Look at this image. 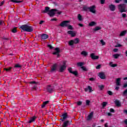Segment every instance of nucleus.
Returning <instances> with one entry per match:
<instances>
[{
    "label": "nucleus",
    "mask_w": 127,
    "mask_h": 127,
    "mask_svg": "<svg viewBox=\"0 0 127 127\" xmlns=\"http://www.w3.org/2000/svg\"><path fill=\"white\" fill-rule=\"evenodd\" d=\"M36 87H37L36 85L34 86L33 87V90H36Z\"/></svg>",
    "instance_id": "61"
},
{
    "label": "nucleus",
    "mask_w": 127,
    "mask_h": 127,
    "mask_svg": "<svg viewBox=\"0 0 127 127\" xmlns=\"http://www.w3.org/2000/svg\"><path fill=\"white\" fill-rule=\"evenodd\" d=\"M81 55H83V56H87L88 55V53L85 51H83L81 53Z\"/></svg>",
    "instance_id": "31"
},
{
    "label": "nucleus",
    "mask_w": 127,
    "mask_h": 127,
    "mask_svg": "<svg viewBox=\"0 0 127 127\" xmlns=\"http://www.w3.org/2000/svg\"><path fill=\"white\" fill-rule=\"evenodd\" d=\"M96 69H101V64H99L96 66Z\"/></svg>",
    "instance_id": "50"
},
{
    "label": "nucleus",
    "mask_w": 127,
    "mask_h": 127,
    "mask_svg": "<svg viewBox=\"0 0 127 127\" xmlns=\"http://www.w3.org/2000/svg\"><path fill=\"white\" fill-rule=\"evenodd\" d=\"M127 30H124V31L121 32L119 36H120V37L125 36V35H126V34H127Z\"/></svg>",
    "instance_id": "24"
},
{
    "label": "nucleus",
    "mask_w": 127,
    "mask_h": 127,
    "mask_svg": "<svg viewBox=\"0 0 127 127\" xmlns=\"http://www.w3.org/2000/svg\"><path fill=\"white\" fill-rule=\"evenodd\" d=\"M78 25L79 26H80L81 27H83L84 26V25H83L82 24H81V23L78 24Z\"/></svg>",
    "instance_id": "59"
},
{
    "label": "nucleus",
    "mask_w": 127,
    "mask_h": 127,
    "mask_svg": "<svg viewBox=\"0 0 127 127\" xmlns=\"http://www.w3.org/2000/svg\"><path fill=\"white\" fill-rule=\"evenodd\" d=\"M47 90L49 93H52L54 92V87L51 85H48L47 87Z\"/></svg>",
    "instance_id": "7"
},
{
    "label": "nucleus",
    "mask_w": 127,
    "mask_h": 127,
    "mask_svg": "<svg viewBox=\"0 0 127 127\" xmlns=\"http://www.w3.org/2000/svg\"><path fill=\"white\" fill-rule=\"evenodd\" d=\"M68 34L71 35V37H74L76 36V32L74 31H67Z\"/></svg>",
    "instance_id": "12"
},
{
    "label": "nucleus",
    "mask_w": 127,
    "mask_h": 127,
    "mask_svg": "<svg viewBox=\"0 0 127 127\" xmlns=\"http://www.w3.org/2000/svg\"><path fill=\"white\" fill-rule=\"evenodd\" d=\"M99 77H100L102 79H106V76L105 75V74L103 72H100L99 74Z\"/></svg>",
    "instance_id": "18"
},
{
    "label": "nucleus",
    "mask_w": 127,
    "mask_h": 127,
    "mask_svg": "<svg viewBox=\"0 0 127 127\" xmlns=\"http://www.w3.org/2000/svg\"><path fill=\"white\" fill-rule=\"evenodd\" d=\"M123 96H127V89L123 92ZM126 98L127 99V96Z\"/></svg>",
    "instance_id": "36"
},
{
    "label": "nucleus",
    "mask_w": 127,
    "mask_h": 127,
    "mask_svg": "<svg viewBox=\"0 0 127 127\" xmlns=\"http://www.w3.org/2000/svg\"><path fill=\"white\" fill-rule=\"evenodd\" d=\"M77 105H78V106H81V105H82V102H81V101L78 102Z\"/></svg>",
    "instance_id": "53"
},
{
    "label": "nucleus",
    "mask_w": 127,
    "mask_h": 127,
    "mask_svg": "<svg viewBox=\"0 0 127 127\" xmlns=\"http://www.w3.org/2000/svg\"><path fill=\"white\" fill-rule=\"evenodd\" d=\"M41 36L42 39H44V40L47 39V38H48V37H49L48 35L45 34H42Z\"/></svg>",
    "instance_id": "22"
},
{
    "label": "nucleus",
    "mask_w": 127,
    "mask_h": 127,
    "mask_svg": "<svg viewBox=\"0 0 127 127\" xmlns=\"http://www.w3.org/2000/svg\"><path fill=\"white\" fill-rule=\"evenodd\" d=\"M20 27L23 31H26V32H32V31H33L32 27L27 25H23Z\"/></svg>",
    "instance_id": "1"
},
{
    "label": "nucleus",
    "mask_w": 127,
    "mask_h": 127,
    "mask_svg": "<svg viewBox=\"0 0 127 127\" xmlns=\"http://www.w3.org/2000/svg\"><path fill=\"white\" fill-rule=\"evenodd\" d=\"M123 113H124V114H126L127 115V110H124V111H123Z\"/></svg>",
    "instance_id": "60"
},
{
    "label": "nucleus",
    "mask_w": 127,
    "mask_h": 127,
    "mask_svg": "<svg viewBox=\"0 0 127 127\" xmlns=\"http://www.w3.org/2000/svg\"><path fill=\"white\" fill-rule=\"evenodd\" d=\"M110 112L111 113H114L115 112V110H114V109L111 108L110 110Z\"/></svg>",
    "instance_id": "51"
},
{
    "label": "nucleus",
    "mask_w": 127,
    "mask_h": 127,
    "mask_svg": "<svg viewBox=\"0 0 127 127\" xmlns=\"http://www.w3.org/2000/svg\"><path fill=\"white\" fill-rule=\"evenodd\" d=\"M51 21H56V20H57V19H56V18H52L51 19Z\"/></svg>",
    "instance_id": "58"
},
{
    "label": "nucleus",
    "mask_w": 127,
    "mask_h": 127,
    "mask_svg": "<svg viewBox=\"0 0 127 127\" xmlns=\"http://www.w3.org/2000/svg\"><path fill=\"white\" fill-rule=\"evenodd\" d=\"M95 8H96V6L95 5H92L88 7L89 11L92 13H96V10H95Z\"/></svg>",
    "instance_id": "9"
},
{
    "label": "nucleus",
    "mask_w": 127,
    "mask_h": 127,
    "mask_svg": "<svg viewBox=\"0 0 127 127\" xmlns=\"http://www.w3.org/2000/svg\"><path fill=\"white\" fill-rule=\"evenodd\" d=\"M50 10V8L49 7H46L45 9L42 11V12H43V13H48Z\"/></svg>",
    "instance_id": "14"
},
{
    "label": "nucleus",
    "mask_w": 127,
    "mask_h": 127,
    "mask_svg": "<svg viewBox=\"0 0 127 127\" xmlns=\"http://www.w3.org/2000/svg\"><path fill=\"white\" fill-rule=\"evenodd\" d=\"M85 92H88L89 91V93H91L92 92V87L90 86H88L87 87L84 88Z\"/></svg>",
    "instance_id": "16"
},
{
    "label": "nucleus",
    "mask_w": 127,
    "mask_h": 127,
    "mask_svg": "<svg viewBox=\"0 0 127 127\" xmlns=\"http://www.w3.org/2000/svg\"><path fill=\"white\" fill-rule=\"evenodd\" d=\"M94 115V112H92L90 113V114L87 117V121H90L92 120V118H93V116Z\"/></svg>",
    "instance_id": "17"
},
{
    "label": "nucleus",
    "mask_w": 127,
    "mask_h": 127,
    "mask_svg": "<svg viewBox=\"0 0 127 127\" xmlns=\"http://www.w3.org/2000/svg\"><path fill=\"white\" fill-rule=\"evenodd\" d=\"M77 18L79 21H82V20H83V18L82 17V15H81L80 14H78Z\"/></svg>",
    "instance_id": "25"
},
{
    "label": "nucleus",
    "mask_w": 127,
    "mask_h": 127,
    "mask_svg": "<svg viewBox=\"0 0 127 127\" xmlns=\"http://www.w3.org/2000/svg\"><path fill=\"white\" fill-rule=\"evenodd\" d=\"M63 119L62 120V122H64L65 119H67L68 117V115H67V113H64L62 115Z\"/></svg>",
    "instance_id": "21"
},
{
    "label": "nucleus",
    "mask_w": 127,
    "mask_h": 127,
    "mask_svg": "<svg viewBox=\"0 0 127 127\" xmlns=\"http://www.w3.org/2000/svg\"><path fill=\"white\" fill-rule=\"evenodd\" d=\"M116 86H121V78H118L116 79Z\"/></svg>",
    "instance_id": "23"
},
{
    "label": "nucleus",
    "mask_w": 127,
    "mask_h": 127,
    "mask_svg": "<svg viewBox=\"0 0 127 127\" xmlns=\"http://www.w3.org/2000/svg\"><path fill=\"white\" fill-rule=\"evenodd\" d=\"M10 1L12 2H16V3H19L22 2V1L18 0H10Z\"/></svg>",
    "instance_id": "30"
},
{
    "label": "nucleus",
    "mask_w": 127,
    "mask_h": 127,
    "mask_svg": "<svg viewBox=\"0 0 127 127\" xmlns=\"http://www.w3.org/2000/svg\"><path fill=\"white\" fill-rule=\"evenodd\" d=\"M107 94H108V95L110 96H112V95H113V92L111 91H107Z\"/></svg>",
    "instance_id": "42"
},
{
    "label": "nucleus",
    "mask_w": 127,
    "mask_h": 127,
    "mask_svg": "<svg viewBox=\"0 0 127 127\" xmlns=\"http://www.w3.org/2000/svg\"><path fill=\"white\" fill-rule=\"evenodd\" d=\"M89 26H94V25H96V23L94 21H92L89 23Z\"/></svg>",
    "instance_id": "33"
},
{
    "label": "nucleus",
    "mask_w": 127,
    "mask_h": 127,
    "mask_svg": "<svg viewBox=\"0 0 127 127\" xmlns=\"http://www.w3.org/2000/svg\"><path fill=\"white\" fill-rule=\"evenodd\" d=\"M105 127H108V123L105 124Z\"/></svg>",
    "instance_id": "64"
},
{
    "label": "nucleus",
    "mask_w": 127,
    "mask_h": 127,
    "mask_svg": "<svg viewBox=\"0 0 127 127\" xmlns=\"http://www.w3.org/2000/svg\"><path fill=\"white\" fill-rule=\"evenodd\" d=\"M89 80H90V81H94L95 79H94V78H90L89 79Z\"/></svg>",
    "instance_id": "63"
},
{
    "label": "nucleus",
    "mask_w": 127,
    "mask_h": 127,
    "mask_svg": "<svg viewBox=\"0 0 127 127\" xmlns=\"http://www.w3.org/2000/svg\"><path fill=\"white\" fill-rule=\"evenodd\" d=\"M105 1H106L105 0H100V2L101 4H104L105 3Z\"/></svg>",
    "instance_id": "46"
},
{
    "label": "nucleus",
    "mask_w": 127,
    "mask_h": 127,
    "mask_svg": "<svg viewBox=\"0 0 127 127\" xmlns=\"http://www.w3.org/2000/svg\"><path fill=\"white\" fill-rule=\"evenodd\" d=\"M68 124H69V121H66L64 122V126L65 127H68Z\"/></svg>",
    "instance_id": "34"
},
{
    "label": "nucleus",
    "mask_w": 127,
    "mask_h": 127,
    "mask_svg": "<svg viewBox=\"0 0 127 127\" xmlns=\"http://www.w3.org/2000/svg\"><path fill=\"white\" fill-rule=\"evenodd\" d=\"M17 31V30H16V28H13L12 30V32H13V33H16V32Z\"/></svg>",
    "instance_id": "43"
},
{
    "label": "nucleus",
    "mask_w": 127,
    "mask_h": 127,
    "mask_svg": "<svg viewBox=\"0 0 127 127\" xmlns=\"http://www.w3.org/2000/svg\"><path fill=\"white\" fill-rule=\"evenodd\" d=\"M77 65H78V66H82V65H84V63H78Z\"/></svg>",
    "instance_id": "44"
},
{
    "label": "nucleus",
    "mask_w": 127,
    "mask_h": 127,
    "mask_svg": "<svg viewBox=\"0 0 127 127\" xmlns=\"http://www.w3.org/2000/svg\"><path fill=\"white\" fill-rule=\"evenodd\" d=\"M115 104L117 107H121L122 106V103L119 100H115Z\"/></svg>",
    "instance_id": "20"
},
{
    "label": "nucleus",
    "mask_w": 127,
    "mask_h": 127,
    "mask_svg": "<svg viewBox=\"0 0 127 127\" xmlns=\"http://www.w3.org/2000/svg\"><path fill=\"white\" fill-rule=\"evenodd\" d=\"M122 17L125 18V17H127V14L126 13H123L122 14Z\"/></svg>",
    "instance_id": "52"
},
{
    "label": "nucleus",
    "mask_w": 127,
    "mask_h": 127,
    "mask_svg": "<svg viewBox=\"0 0 127 127\" xmlns=\"http://www.w3.org/2000/svg\"><path fill=\"white\" fill-rule=\"evenodd\" d=\"M14 67L15 68H21V65H20L18 64H15Z\"/></svg>",
    "instance_id": "35"
},
{
    "label": "nucleus",
    "mask_w": 127,
    "mask_h": 127,
    "mask_svg": "<svg viewBox=\"0 0 127 127\" xmlns=\"http://www.w3.org/2000/svg\"><path fill=\"white\" fill-rule=\"evenodd\" d=\"M83 10L87 11V10H88V9H89V7H87V6H84L83 7Z\"/></svg>",
    "instance_id": "40"
},
{
    "label": "nucleus",
    "mask_w": 127,
    "mask_h": 127,
    "mask_svg": "<svg viewBox=\"0 0 127 127\" xmlns=\"http://www.w3.org/2000/svg\"><path fill=\"white\" fill-rule=\"evenodd\" d=\"M79 41H80L79 38H76L74 40L69 41L68 44L70 46H72L73 44H77V43H79Z\"/></svg>",
    "instance_id": "5"
},
{
    "label": "nucleus",
    "mask_w": 127,
    "mask_h": 127,
    "mask_svg": "<svg viewBox=\"0 0 127 127\" xmlns=\"http://www.w3.org/2000/svg\"><path fill=\"white\" fill-rule=\"evenodd\" d=\"M102 28L100 26L96 27L95 28L93 29L94 31H98V30H101Z\"/></svg>",
    "instance_id": "26"
},
{
    "label": "nucleus",
    "mask_w": 127,
    "mask_h": 127,
    "mask_svg": "<svg viewBox=\"0 0 127 127\" xmlns=\"http://www.w3.org/2000/svg\"><path fill=\"white\" fill-rule=\"evenodd\" d=\"M68 29H70L71 30H72L73 29V27H72V25H68L67 26Z\"/></svg>",
    "instance_id": "41"
},
{
    "label": "nucleus",
    "mask_w": 127,
    "mask_h": 127,
    "mask_svg": "<svg viewBox=\"0 0 127 127\" xmlns=\"http://www.w3.org/2000/svg\"><path fill=\"white\" fill-rule=\"evenodd\" d=\"M126 5L125 4H120L118 5V8L120 12H126L127 10L126 9Z\"/></svg>",
    "instance_id": "3"
},
{
    "label": "nucleus",
    "mask_w": 127,
    "mask_h": 127,
    "mask_svg": "<svg viewBox=\"0 0 127 127\" xmlns=\"http://www.w3.org/2000/svg\"><path fill=\"white\" fill-rule=\"evenodd\" d=\"M48 47H49V48H50V49H53V48H54L53 47H52V46H51V45H48Z\"/></svg>",
    "instance_id": "47"
},
{
    "label": "nucleus",
    "mask_w": 127,
    "mask_h": 127,
    "mask_svg": "<svg viewBox=\"0 0 127 127\" xmlns=\"http://www.w3.org/2000/svg\"><path fill=\"white\" fill-rule=\"evenodd\" d=\"M100 42H101L102 45H103V46L106 45V42H105L104 41V40H101L100 41Z\"/></svg>",
    "instance_id": "39"
},
{
    "label": "nucleus",
    "mask_w": 127,
    "mask_h": 127,
    "mask_svg": "<svg viewBox=\"0 0 127 127\" xmlns=\"http://www.w3.org/2000/svg\"><path fill=\"white\" fill-rule=\"evenodd\" d=\"M108 104V103L106 102H104L102 103V106L103 108H105V107H106V106H107V105Z\"/></svg>",
    "instance_id": "37"
},
{
    "label": "nucleus",
    "mask_w": 127,
    "mask_h": 127,
    "mask_svg": "<svg viewBox=\"0 0 127 127\" xmlns=\"http://www.w3.org/2000/svg\"><path fill=\"white\" fill-rule=\"evenodd\" d=\"M109 65L110 66H111V67H117V66H118V65L117 64H113V62H111L109 63Z\"/></svg>",
    "instance_id": "28"
},
{
    "label": "nucleus",
    "mask_w": 127,
    "mask_h": 127,
    "mask_svg": "<svg viewBox=\"0 0 127 127\" xmlns=\"http://www.w3.org/2000/svg\"><path fill=\"white\" fill-rule=\"evenodd\" d=\"M30 84H37V82L35 81H31L30 82Z\"/></svg>",
    "instance_id": "56"
},
{
    "label": "nucleus",
    "mask_w": 127,
    "mask_h": 127,
    "mask_svg": "<svg viewBox=\"0 0 127 127\" xmlns=\"http://www.w3.org/2000/svg\"><path fill=\"white\" fill-rule=\"evenodd\" d=\"M43 22H44V21L41 20V21H40L39 24H42V23H43Z\"/></svg>",
    "instance_id": "62"
},
{
    "label": "nucleus",
    "mask_w": 127,
    "mask_h": 127,
    "mask_svg": "<svg viewBox=\"0 0 127 127\" xmlns=\"http://www.w3.org/2000/svg\"><path fill=\"white\" fill-rule=\"evenodd\" d=\"M68 71L69 73H71V74H73V75H75V76H77L78 75V72H77V71H72V68L71 67L68 68Z\"/></svg>",
    "instance_id": "15"
},
{
    "label": "nucleus",
    "mask_w": 127,
    "mask_h": 127,
    "mask_svg": "<svg viewBox=\"0 0 127 127\" xmlns=\"http://www.w3.org/2000/svg\"><path fill=\"white\" fill-rule=\"evenodd\" d=\"M50 72L51 73H54V72H56L57 71V64H55L52 66L51 67Z\"/></svg>",
    "instance_id": "6"
},
{
    "label": "nucleus",
    "mask_w": 127,
    "mask_h": 127,
    "mask_svg": "<svg viewBox=\"0 0 127 127\" xmlns=\"http://www.w3.org/2000/svg\"><path fill=\"white\" fill-rule=\"evenodd\" d=\"M66 69V61H64L63 65H61L59 66V72H63L65 71Z\"/></svg>",
    "instance_id": "4"
},
{
    "label": "nucleus",
    "mask_w": 127,
    "mask_h": 127,
    "mask_svg": "<svg viewBox=\"0 0 127 127\" xmlns=\"http://www.w3.org/2000/svg\"><path fill=\"white\" fill-rule=\"evenodd\" d=\"M127 83H125L123 85V88H127Z\"/></svg>",
    "instance_id": "57"
},
{
    "label": "nucleus",
    "mask_w": 127,
    "mask_h": 127,
    "mask_svg": "<svg viewBox=\"0 0 127 127\" xmlns=\"http://www.w3.org/2000/svg\"><path fill=\"white\" fill-rule=\"evenodd\" d=\"M68 23H69V21H64L60 25L62 26V27H64L65 26H68Z\"/></svg>",
    "instance_id": "10"
},
{
    "label": "nucleus",
    "mask_w": 127,
    "mask_h": 127,
    "mask_svg": "<svg viewBox=\"0 0 127 127\" xmlns=\"http://www.w3.org/2000/svg\"><path fill=\"white\" fill-rule=\"evenodd\" d=\"M56 11H57V13H58V14H61V13H62V12L59 11L56 9H52L49 11L48 14H49L50 16H54L55 15V12Z\"/></svg>",
    "instance_id": "2"
},
{
    "label": "nucleus",
    "mask_w": 127,
    "mask_h": 127,
    "mask_svg": "<svg viewBox=\"0 0 127 127\" xmlns=\"http://www.w3.org/2000/svg\"><path fill=\"white\" fill-rule=\"evenodd\" d=\"M109 7L111 11H115L116 10V5L113 4L109 5Z\"/></svg>",
    "instance_id": "13"
},
{
    "label": "nucleus",
    "mask_w": 127,
    "mask_h": 127,
    "mask_svg": "<svg viewBox=\"0 0 127 127\" xmlns=\"http://www.w3.org/2000/svg\"><path fill=\"white\" fill-rule=\"evenodd\" d=\"M90 101L89 100H86V105L88 106L89 105H90Z\"/></svg>",
    "instance_id": "49"
},
{
    "label": "nucleus",
    "mask_w": 127,
    "mask_h": 127,
    "mask_svg": "<svg viewBox=\"0 0 127 127\" xmlns=\"http://www.w3.org/2000/svg\"><path fill=\"white\" fill-rule=\"evenodd\" d=\"M81 69H82L83 71H87V68L85 66H81Z\"/></svg>",
    "instance_id": "45"
},
{
    "label": "nucleus",
    "mask_w": 127,
    "mask_h": 127,
    "mask_svg": "<svg viewBox=\"0 0 127 127\" xmlns=\"http://www.w3.org/2000/svg\"><path fill=\"white\" fill-rule=\"evenodd\" d=\"M4 3V1H1L0 2V6H2L3 5V4Z\"/></svg>",
    "instance_id": "48"
},
{
    "label": "nucleus",
    "mask_w": 127,
    "mask_h": 127,
    "mask_svg": "<svg viewBox=\"0 0 127 127\" xmlns=\"http://www.w3.org/2000/svg\"><path fill=\"white\" fill-rule=\"evenodd\" d=\"M90 57L93 60H97L99 59V56H95V54L92 53L90 54Z\"/></svg>",
    "instance_id": "11"
},
{
    "label": "nucleus",
    "mask_w": 127,
    "mask_h": 127,
    "mask_svg": "<svg viewBox=\"0 0 127 127\" xmlns=\"http://www.w3.org/2000/svg\"><path fill=\"white\" fill-rule=\"evenodd\" d=\"M49 103V101H47L43 102V105H42V108H44L46 105Z\"/></svg>",
    "instance_id": "27"
},
{
    "label": "nucleus",
    "mask_w": 127,
    "mask_h": 127,
    "mask_svg": "<svg viewBox=\"0 0 127 127\" xmlns=\"http://www.w3.org/2000/svg\"><path fill=\"white\" fill-rule=\"evenodd\" d=\"M98 87H99L100 90H103V89H104V88H105V86L103 85H99Z\"/></svg>",
    "instance_id": "38"
},
{
    "label": "nucleus",
    "mask_w": 127,
    "mask_h": 127,
    "mask_svg": "<svg viewBox=\"0 0 127 127\" xmlns=\"http://www.w3.org/2000/svg\"><path fill=\"white\" fill-rule=\"evenodd\" d=\"M12 69V67H9L8 68H4V70L6 71V72H10V70Z\"/></svg>",
    "instance_id": "32"
},
{
    "label": "nucleus",
    "mask_w": 127,
    "mask_h": 127,
    "mask_svg": "<svg viewBox=\"0 0 127 127\" xmlns=\"http://www.w3.org/2000/svg\"><path fill=\"white\" fill-rule=\"evenodd\" d=\"M122 0H115V2H116V3H119L120 2V1H121Z\"/></svg>",
    "instance_id": "54"
},
{
    "label": "nucleus",
    "mask_w": 127,
    "mask_h": 127,
    "mask_svg": "<svg viewBox=\"0 0 127 127\" xmlns=\"http://www.w3.org/2000/svg\"><path fill=\"white\" fill-rule=\"evenodd\" d=\"M113 57H114V58H115V59H118L119 58V57H120V54H116L115 55H113Z\"/></svg>",
    "instance_id": "29"
},
{
    "label": "nucleus",
    "mask_w": 127,
    "mask_h": 127,
    "mask_svg": "<svg viewBox=\"0 0 127 127\" xmlns=\"http://www.w3.org/2000/svg\"><path fill=\"white\" fill-rule=\"evenodd\" d=\"M113 51H114V52H118V51H119V49H114L113 50Z\"/></svg>",
    "instance_id": "55"
},
{
    "label": "nucleus",
    "mask_w": 127,
    "mask_h": 127,
    "mask_svg": "<svg viewBox=\"0 0 127 127\" xmlns=\"http://www.w3.org/2000/svg\"><path fill=\"white\" fill-rule=\"evenodd\" d=\"M36 116H34L30 119V120L29 121L28 123L29 124H31V123H33V122H35V120L36 119Z\"/></svg>",
    "instance_id": "19"
},
{
    "label": "nucleus",
    "mask_w": 127,
    "mask_h": 127,
    "mask_svg": "<svg viewBox=\"0 0 127 127\" xmlns=\"http://www.w3.org/2000/svg\"><path fill=\"white\" fill-rule=\"evenodd\" d=\"M55 50V51L53 53V54L54 55H57L58 57H59L60 56V55H59V53L61 52L59 48H56Z\"/></svg>",
    "instance_id": "8"
}]
</instances>
